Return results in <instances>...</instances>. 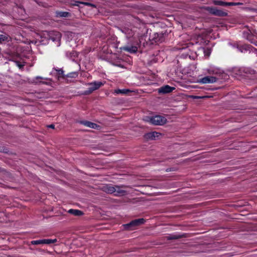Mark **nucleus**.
<instances>
[{
  "instance_id": "21",
  "label": "nucleus",
  "mask_w": 257,
  "mask_h": 257,
  "mask_svg": "<svg viewBox=\"0 0 257 257\" xmlns=\"http://www.w3.org/2000/svg\"><path fill=\"white\" fill-rule=\"evenodd\" d=\"M214 4L216 5L226 6V2H224L222 1H216L214 2Z\"/></svg>"
},
{
  "instance_id": "9",
  "label": "nucleus",
  "mask_w": 257,
  "mask_h": 257,
  "mask_svg": "<svg viewBox=\"0 0 257 257\" xmlns=\"http://www.w3.org/2000/svg\"><path fill=\"white\" fill-rule=\"evenodd\" d=\"M161 134L156 132H153L148 133L145 135V138L146 140H156L159 138Z\"/></svg>"
},
{
  "instance_id": "6",
  "label": "nucleus",
  "mask_w": 257,
  "mask_h": 257,
  "mask_svg": "<svg viewBox=\"0 0 257 257\" xmlns=\"http://www.w3.org/2000/svg\"><path fill=\"white\" fill-rule=\"evenodd\" d=\"M48 36L49 38L51 39L53 41H57L58 42L59 45V41L61 38V34L57 31H51L49 33Z\"/></svg>"
},
{
  "instance_id": "10",
  "label": "nucleus",
  "mask_w": 257,
  "mask_h": 257,
  "mask_svg": "<svg viewBox=\"0 0 257 257\" xmlns=\"http://www.w3.org/2000/svg\"><path fill=\"white\" fill-rule=\"evenodd\" d=\"M210 12L211 13L216 16H225L227 15V14L225 12L217 10L215 8H210Z\"/></svg>"
},
{
  "instance_id": "27",
  "label": "nucleus",
  "mask_w": 257,
  "mask_h": 257,
  "mask_svg": "<svg viewBox=\"0 0 257 257\" xmlns=\"http://www.w3.org/2000/svg\"><path fill=\"white\" fill-rule=\"evenodd\" d=\"M67 35H68V36H69V35H70L71 37H72V35H74V34H73V33H72V32H68L67 33Z\"/></svg>"
},
{
  "instance_id": "14",
  "label": "nucleus",
  "mask_w": 257,
  "mask_h": 257,
  "mask_svg": "<svg viewBox=\"0 0 257 257\" xmlns=\"http://www.w3.org/2000/svg\"><path fill=\"white\" fill-rule=\"evenodd\" d=\"M70 16V14L66 12L57 11L56 12V16L58 18H67Z\"/></svg>"
},
{
  "instance_id": "3",
  "label": "nucleus",
  "mask_w": 257,
  "mask_h": 257,
  "mask_svg": "<svg viewBox=\"0 0 257 257\" xmlns=\"http://www.w3.org/2000/svg\"><path fill=\"white\" fill-rule=\"evenodd\" d=\"M145 222V220L143 218H139L132 221L130 223L124 225L125 229L128 230L134 229V227L143 224Z\"/></svg>"
},
{
  "instance_id": "12",
  "label": "nucleus",
  "mask_w": 257,
  "mask_h": 257,
  "mask_svg": "<svg viewBox=\"0 0 257 257\" xmlns=\"http://www.w3.org/2000/svg\"><path fill=\"white\" fill-rule=\"evenodd\" d=\"M121 31L123 33H124L125 35L126 38H131L134 35V31L132 29H130L129 28H124L121 30Z\"/></svg>"
},
{
  "instance_id": "16",
  "label": "nucleus",
  "mask_w": 257,
  "mask_h": 257,
  "mask_svg": "<svg viewBox=\"0 0 257 257\" xmlns=\"http://www.w3.org/2000/svg\"><path fill=\"white\" fill-rule=\"evenodd\" d=\"M82 123L85 126L90 127V128H97V127H99V126L97 125L96 124L91 122H90V121H83V122H82Z\"/></svg>"
},
{
  "instance_id": "2",
  "label": "nucleus",
  "mask_w": 257,
  "mask_h": 257,
  "mask_svg": "<svg viewBox=\"0 0 257 257\" xmlns=\"http://www.w3.org/2000/svg\"><path fill=\"white\" fill-rule=\"evenodd\" d=\"M146 121L154 125H161L167 122V119L161 115H155L154 116L148 117Z\"/></svg>"
},
{
  "instance_id": "20",
  "label": "nucleus",
  "mask_w": 257,
  "mask_h": 257,
  "mask_svg": "<svg viewBox=\"0 0 257 257\" xmlns=\"http://www.w3.org/2000/svg\"><path fill=\"white\" fill-rule=\"evenodd\" d=\"M129 91H130L128 89H117V90H115L114 92L116 94H119V93L126 94Z\"/></svg>"
},
{
  "instance_id": "19",
  "label": "nucleus",
  "mask_w": 257,
  "mask_h": 257,
  "mask_svg": "<svg viewBox=\"0 0 257 257\" xmlns=\"http://www.w3.org/2000/svg\"><path fill=\"white\" fill-rule=\"evenodd\" d=\"M208 72L209 74H218L219 73V70L216 68H210L208 70Z\"/></svg>"
},
{
  "instance_id": "26",
  "label": "nucleus",
  "mask_w": 257,
  "mask_h": 257,
  "mask_svg": "<svg viewBox=\"0 0 257 257\" xmlns=\"http://www.w3.org/2000/svg\"><path fill=\"white\" fill-rule=\"evenodd\" d=\"M206 96H205L204 97H205ZM191 97L193 98H203V97H200V96H192Z\"/></svg>"
},
{
  "instance_id": "18",
  "label": "nucleus",
  "mask_w": 257,
  "mask_h": 257,
  "mask_svg": "<svg viewBox=\"0 0 257 257\" xmlns=\"http://www.w3.org/2000/svg\"><path fill=\"white\" fill-rule=\"evenodd\" d=\"M154 40L156 42H161L162 41L163 35L162 34L155 33Z\"/></svg>"
},
{
  "instance_id": "8",
  "label": "nucleus",
  "mask_w": 257,
  "mask_h": 257,
  "mask_svg": "<svg viewBox=\"0 0 257 257\" xmlns=\"http://www.w3.org/2000/svg\"><path fill=\"white\" fill-rule=\"evenodd\" d=\"M57 241V239H43L37 240H33V245L43 244H51L54 243Z\"/></svg>"
},
{
  "instance_id": "28",
  "label": "nucleus",
  "mask_w": 257,
  "mask_h": 257,
  "mask_svg": "<svg viewBox=\"0 0 257 257\" xmlns=\"http://www.w3.org/2000/svg\"><path fill=\"white\" fill-rule=\"evenodd\" d=\"M50 128H54V125L53 124H50L48 126Z\"/></svg>"
},
{
  "instance_id": "1",
  "label": "nucleus",
  "mask_w": 257,
  "mask_h": 257,
  "mask_svg": "<svg viewBox=\"0 0 257 257\" xmlns=\"http://www.w3.org/2000/svg\"><path fill=\"white\" fill-rule=\"evenodd\" d=\"M103 190L107 193H114L115 195H122L125 193V191L118 186L106 185L103 187Z\"/></svg>"
},
{
  "instance_id": "22",
  "label": "nucleus",
  "mask_w": 257,
  "mask_h": 257,
  "mask_svg": "<svg viewBox=\"0 0 257 257\" xmlns=\"http://www.w3.org/2000/svg\"><path fill=\"white\" fill-rule=\"evenodd\" d=\"M77 76L78 73L76 72L70 73L67 75V77L71 78H76Z\"/></svg>"
},
{
  "instance_id": "5",
  "label": "nucleus",
  "mask_w": 257,
  "mask_h": 257,
  "mask_svg": "<svg viewBox=\"0 0 257 257\" xmlns=\"http://www.w3.org/2000/svg\"><path fill=\"white\" fill-rule=\"evenodd\" d=\"M103 85V83L100 81H94L88 84L89 87L87 91V93H91L93 91L98 89Z\"/></svg>"
},
{
  "instance_id": "24",
  "label": "nucleus",
  "mask_w": 257,
  "mask_h": 257,
  "mask_svg": "<svg viewBox=\"0 0 257 257\" xmlns=\"http://www.w3.org/2000/svg\"><path fill=\"white\" fill-rule=\"evenodd\" d=\"M14 62L15 63L16 65L18 66L20 69H22L24 66V64H22L21 62H20L18 61H14Z\"/></svg>"
},
{
  "instance_id": "29",
  "label": "nucleus",
  "mask_w": 257,
  "mask_h": 257,
  "mask_svg": "<svg viewBox=\"0 0 257 257\" xmlns=\"http://www.w3.org/2000/svg\"><path fill=\"white\" fill-rule=\"evenodd\" d=\"M245 47H246V48H245V50H246L247 49L249 48L248 46H245Z\"/></svg>"
},
{
  "instance_id": "11",
  "label": "nucleus",
  "mask_w": 257,
  "mask_h": 257,
  "mask_svg": "<svg viewBox=\"0 0 257 257\" xmlns=\"http://www.w3.org/2000/svg\"><path fill=\"white\" fill-rule=\"evenodd\" d=\"M174 89V87H172L169 86V85H166L165 86L161 87L159 89V93H169L173 91V90Z\"/></svg>"
},
{
  "instance_id": "15",
  "label": "nucleus",
  "mask_w": 257,
  "mask_h": 257,
  "mask_svg": "<svg viewBox=\"0 0 257 257\" xmlns=\"http://www.w3.org/2000/svg\"><path fill=\"white\" fill-rule=\"evenodd\" d=\"M68 212L76 216H79L83 214V212L77 209H71L68 211Z\"/></svg>"
},
{
  "instance_id": "25",
  "label": "nucleus",
  "mask_w": 257,
  "mask_h": 257,
  "mask_svg": "<svg viewBox=\"0 0 257 257\" xmlns=\"http://www.w3.org/2000/svg\"><path fill=\"white\" fill-rule=\"evenodd\" d=\"M239 5V3H227L226 2V6H236Z\"/></svg>"
},
{
  "instance_id": "4",
  "label": "nucleus",
  "mask_w": 257,
  "mask_h": 257,
  "mask_svg": "<svg viewBox=\"0 0 257 257\" xmlns=\"http://www.w3.org/2000/svg\"><path fill=\"white\" fill-rule=\"evenodd\" d=\"M33 38H35V40H33V44L37 45L45 44L47 43L46 38L43 37L42 34L35 33L33 34Z\"/></svg>"
},
{
  "instance_id": "7",
  "label": "nucleus",
  "mask_w": 257,
  "mask_h": 257,
  "mask_svg": "<svg viewBox=\"0 0 257 257\" xmlns=\"http://www.w3.org/2000/svg\"><path fill=\"white\" fill-rule=\"evenodd\" d=\"M216 78L214 76H206L199 79L197 82L202 84L212 83L216 81Z\"/></svg>"
},
{
  "instance_id": "23",
  "label": "nucleus",
  "mask_w": 257,
  "mask_h": 257,
  "mask_svg": "<svg viewBox=\"0 0 257 257\" xmlns=\"http://www.w3.org/2000/svg\"><path fill=\"white\" fill-rule=\"evenodd\" d=\"M8 36L6 35H0V43L7 40Z\"/></svg>"
},
{
  "instance_id": "17",
  "label": "nucleus",
  "mask_w": 257,
  "mask_h": 257,
  "mask_svg": "<svg viewBox=\"0 0 257 257\" xmlns=\"http://www.w3.org/2000/svg\"><path fill=\"white\" fill-rule=\"evenodd\" d=\"M80 4H83V5H84L86 6H91V7L94 6L93 4H91L89 3H83V2H78V1L74 2V3H71V5L72 6H78V7H79Z\"/></svg>"
},
{
  "instance_id": "13",
  "label": "nucleus",
  "mask_w": 257,
  "mask_h": 257,
  "mask_svg": "<svg viewBox=\"0 0 257 257\" xmlns=\"http://www.w3.org/2000/svg\"><path fill=\"white\" fill-rule=\"evenodd\" d=\"M122 49L131 53H135L138 51V48L136 46H125L123 47Z\"/></svg>"
}]
</instances>
